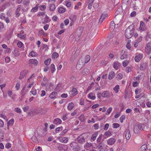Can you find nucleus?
<instances>
[{"instance_id":"nucleus-28","label":"nucleus","mask_w":151,"mask_h":151,"mask_svg":"<svg viewBox=\"0 0 151 151\" xmlns=\"http://www.w3.org/2000/svg\"><path fill=\"white\" fill-rule=\"evenodd\" d=\"M117 25V27H118V24H115L114 21H112L111 22V27H112V28H113V27L115 28V27L116 25Z\"/></svg>"},{"instance_id":"nucleus-49","label":"nucleus","mask_w":151,"mask_h":151,"mask_svg":"<svg viewBox=\"0 0 151 151\" xmlns=\"http://www.w3.org/2000/svg\"><path fill=\"white\" fill-rule=\"evenodd\" d=\"M30 92L33 95H35L37 94V90L36 89L34 90L31 91Z\"/></svg>"},{"instance_id":"nucleus-6","label":"nucleus","mask_w":151,"mask_h":151,"mask_svg":"<svg viewBox=\"0 0 151 151\" xmlns=\"http://www.w3.org/2000/svg\"><path fill=\"white\" fill-rule=\"evenodd\" d=\"M27 72L28 71L26 70L21 71L20 73V76L19 77V79L21 80L22 79L26 76Z\"/></svg>"},{"instance_id":"nucleus-61","label":"nucleus","mask_w":151,"mask_h":151,"mask_svg":"<svg viewBox=\"0 0 151 151\" xmlns=\"http://www.w3.org/2000/svg\"><path fill=\"white\" fill-rule=\"evenodd\" d=\"M136 15V12L135 11H133L130 14V16L131 17H133L135 16Z\"/></svg>"},{"instance_id":"nucleus-40","label":"nucleus","mask_w":151,"mask_h":151,"mask_svg":"<svg viewBox=\"0 0 151 151\" xmlns=\"http://www.w3.org/2000/svg\"><path fill=\"white\" fill-rule=\"evenodd\" d=\"M104 134L107 137H109L112 135L111 132L109 131L106 132Z\"/></svg>"},{"instance_id":"nucleus-20","label":"nucleus","mask_w":151,"mask_h":151,"mask_svg":"<svg viewBox=\"0 0 151 151\" xmlns=\"http://www.w3.org/2000/svg\"><path fill=\"white\" fill-rule=\"evenodd\" d=\"M94 1V0H89L88 4V9H91V8L92 5Z\"/></svg>"},{"instance_id":"nucleus-33","label":"nucleus","mask_w":151,"mask_h":151,"mask_svg":"<svg viewBox=\"0 0 151 151\" xmlns=\"http://www.w3.org/2000/svg\"><path fill=\"white\" fill-rule=\"evenodd\" d=\"M51 59H48L44 61L45 64L46 65H48L50 63Z\"/></svg>"},{"instance_id":"nucleus-31","label":"nucleus","mask_w":151,"mask_h":151,"mask_svg":"<svg viewBox=\"0 0 151 151\" xmlns=\"http://www.w3.org/2000/svg\"><path fill=\"white\" fill-rule=\"evenodd\" d=\"M50 21L49 17L47 15H46L45 17L44 18V22L45 23H47Z\"/></svg>"},{"instance_id":"nucleus-7","label":"nucleus","mask_w":151,"mask_h":151,"mask_svg":"<svg viewBox=\"0 0 151 151\" xmlns=\"http://www.w3.org/2000/svg\"><path fill=\"white\" fill-rule=\"evenodd\" d=\"M107 14L106 13L102 14L99 19V23L101 24L104 20L106 17L107 16Z\"/></svg>"},{"instance_id":"nucleus-36","label":"nucleus","mask_w":151,"mask_h":151,"mask_svg":"<svg viewBox=\"0 0 151 151\" xmlns=\"http://www.w3.org/2000/svg\"><path fill=\"white\" fill-rule=\"evenodd\" d=\"M58 54L56 52H53L52 55V57H53L54 58H58Z\"/></svg>"},{"instance_id":"nucleus-12","label":"nucleus","mask_w":151,"mask_h":151,"mask_svg":"<svg viewBox=\"0 0 151 151\" xmlns=\"http://www.w3.org/2000/svg\"><path fill=\"white\" fill-rule=\"evenodd\" d=\"M69 19L72 21L71 24H73L74 22L76 20V16L75 15H71L70 16Z\"/></svg>"},{"instance_id":"nucleus-45","label":"nucleus","mask_w":151,"mask_h":151,"mask_svg":"<svg viewBox=\"0 0 151 151\" xmlns=\"http://www.w3.org/2000/svg\"><path fill=\"white\" fill-rule=\"evenodd\" d=\"M125 116L124 115H122L120 118V120L121 123H123V120L125 119Z\"/></svg>"},{"instance_id":"nucleus-41","label":"nucleus","mask_w":151,"mask_h":151,"mask_svg":"<svg viewBox=\"0 0 151 151\" xmlns=\"http://www.w3.org/2000/svg\"><path fill=\"white\" fill-rule=\"evenodd\" d=\"M62 130V127H57L55 129V132L56 133H57L58 132H59L60 131H61Z\"/></svg>"},{"instance_id":"nucleus-44","label":"nucleus","mask_w":151,"mask_h":151,"mask_svg":"<svg viewBox=\"0 0 151 151\" xmlns=\"http://www.w3.org/2000/svg\"><path fill=\"white\" fill-rule=\"evenodd\" d=\"M40 10H45L46 9V6L45 5H42L40 7Z\"/></svg>"},{"instance_id":"nucleus-32","label":"nucleus","mask_w":151,"mask_h":151,"mask_svg":"<svg viewBox=\"0 0 151 151\" xmlns=\"http://www.w3.org/2000/svg\"><path fill=\"white\" fill-rule=\"evenodd\" d=\"M88 96L89 98L93 100L94 99L96 98V96H92V93H91L88 95Z\"/></svg>"},{"instance_id":"nucleus-14","label":"nucleus","mask_w":151,"mask_h":151,"mask_svg":"<svg viewBox=\"0 0 151 151\" xmlns=\"http://www.w3.org/2000/svg\"><path fill=\"white\" fill-rule=\"evenodd\" d=\"M115 76V73L113 71L110 72L108 78L109 80L112 79Z\"/></svg>"},{"instance_id":"nucleus-47","label":"nucleus","mask_w":151,"mask_h":151,"mask_svg":"<svg viewBox=\"0 0 151 151\" xmlns=\"http://www.w3.org/2000/svg\"><path fill=\"white\" fill-rule=\"evenodd\" d=\"M20 87V84L19 83H16L15 87L16 88V89L17 90H18Z\"/></svg>"},{"instance_id":"nucleus-29","label":"nucleus","mask_w":151,"mask_h":151,"mask_svg":"<svg viewBox=\"0 0 151 151\" xmlns=\"http://www.w3.org/2000/svg\"><path fill=\"white\" fill-rule=\"evenodd\" d=\"M90 57L89 55H87L86 56L85 62V63H87L90 60Z\"/></svg>"},{"instance_id":"nucleus-23","label":"nucleus","mask_w":151,"mask_h":151,"mask_svg":"<svg viewBox=\"0 0 151 151\" xmlns=\"http://www.w3.org/2000/svg\"><path fill=\"white\" fill-rule=\"evenodd\" d=\"M55 9V5L53 4H51L49 6V9L51 11H54Z\"/></svg>"},{"instance_id":"nucleus-8","label":"nucleus","mask_w":151,"mask_h":151,"mask_svg":"<svg viewBox=\"0 0 151 151\" xmlns=\"http://www.w3.org/2000/svg\"><path fill=\"white\" fill-rule=\"evenodd\" d=\"M83 62L80 60L78 61L76 65V68L78 70H80L82 67L83 64Z\"/></svg>"},{"instance_id":"nucleus-11","label":"nucleus","mask_w":151,"mask_h":151,"mask_svg":"<svg viewBox=\"0 0 151 151\" xmlns=\"http://www.w3.org/2000/svg\"><path fill=\"white\" fill-rule=\"evenodd\" d=\"M142 56L143 55L142 54H139L136 56L134 58L135 61L136 62H139L142 59Z\"/></svg>"},{"instance_id":"nucleus-54","label":"nucleus","mask_w":151,"mask_h":151,"mask_svg":"<svg viewBox=\"0 0 151 151\" xmlns=\"http://www.w3.org/2000/svg\"><path fill=\"white\" fill-rule=\"evenodd\" d=\"M4 125V122L1 119H0V127H3Z\"/></svg>"},{"instance_id":"nucleus-5","label":"nucleus","mask_w":151,"mask_h":151,"mask_svg":"<svg viewBox=\"0 0 151 151\" xmlns=\"http://www.w3.org/2000/svg\"><path fill=\"white\" fill-rule=\"evenodd\" d=\"M116 141L115 138H111L107 140V143L109 145H112Z\"/></svg>"},{"instance_id":"nucleus-63","label":"nucleus","mask_w":151,"mask_h":151,"mask_svg":"<svg viewBox=\"0 0 151 151\" xmlns=\"http://www.w3.org/2000/svg\"><path fill=\"white\" fill-rule=\"evenodd\" d=\"M65 24V25H67L69 23V20L68 19H66L64 21Z\"/></svg>"},{"instance_id":"nucleus-38","label":"nucleus","mask_w":151,"mask_h":151,"mask_svg":"<svg viewBox=\"0 0 151 151\" xmlns=\"http://www.w3.org/2000/svg\"><path fill=\"white\" fill-rule=\"evenodd\" d=\"M29 55L32 57H34L36 55L37 53L33 51H32L29 53Z\"/></svg>"},{"instance_id":"nucleus-1","label":"nucleus","mask_w":151,"mask_h":151,"mask_svg":"<svg viewBox=\"0 0 151 151\" xmlns=\"http://www.w3.org/2000/svg\"><path fill=\"white\" fill-rule=\"evenodd\" d=\"M134 27V25L132 24L129 26L126 29L125 32V35L127 38H130L133 35L135 30Z\"/></svg>"},{"instance_id":"nucleus-57","label":"nucleus","mask_w":151,"mask_h":151,"mask_svg":"<svg viewBox=\"0 0 151 151\" xmlns=\"http://www.w3.org/2000/svg\"><path fill=\"white\" fill-rule=\"evenodd\" d=\"M113 67L116 70H117L118 69V66H117V64L116 63H114Z\"/></svg>"},{"instance_id":"nucleus-25","label":"nucleus","mask_w":151,"mask_h":151,"mask_svg":"<svg viewBox=\"0 0 151 151\" xmlns=\"http://www.w3.org/2000/svg\"><path fill=\"white\" fill-rule=\"evenodd\" d=\"M14 119H10L7 123V126H12L14 123Z\"/></svg>"},{"instance_id":"nucleus-64","label":"nucleus","mask_w":151,"mask_h":151,"mask_svg":"<svg viewBox=\"0 0 151 151\" xmlns=\"http://www.w3.org/2000/svg\"><path fill=\"white\" fill-rule=\"evenodd\" d=\"M11 147V144L9 143H8L6 144L5 146V147L6 148H9Z\"/></svg>"},{"instance_id":"nucleus-2","label":"nucleus","mask_w":151,"mask_h":151,"mask_svg":"<svg viewBox=\"0 0 151 151\" xmlns=\"http://www.w3.org/2000/svg\"><path fill=\"white\" fill-rule=\"evenodd\" d=\"M143 130L142 125L141 124H136L134 128V132L136 134H138L140 130Z\"/></svg>"},{"instance_id":"nucleus-51","label":"nucleus","mask_w":151,"mask_h":151,"mask_svg":"<svg viewBox=\"0 0 151 151\" xmlns=\"http://www.w3.org/2000/svg\"><path fill=\"white\" fill-rule=\"evenodd\" d=\"M113 125L114 128H116L119 127V124L118 123H114Z\"/></svg>"},{"instance_id":"nucleus-27","label":"nucleus","mask_w":151,"mask_h":151,"mask_svg":"<svg viewBox=\"0 0 151 151\" xmlns=\"http://www.w3.org/2000/svg\"><path fill=\"white\" fill-rule=\"evenodd\" d=\"M89 70L88 69L86 68L84 69L82 71V73L83 75H86L88 73Z\"/></svg>"},{"instance_id":"nucleus-48","label":"nucleus","mask_w":151,"mask_h":151,"mask_svg":"<svg viewBox=\"0 0 151 151\" xmlns=\"http://www.w3.org/2000/svg\"><path fill=\"white\" fill-rule=\"evenodd\" d=\"M102 135H100L99 136L98 138L97 139V142H100L101 141L102 138Z\"/></svg>"},{"instance_id":"nucleus-56","label":"nucleus","mask_w":151,"mask_h":151,"mask_svg":"<svg viewBox=\"0 0 151 151\" xmlns=\"http://www.w3.org/2000/svg\"><path fill=\"white\" fill-rule=\"evenodd\" d=\"M122 75L121 73L118 74L117 75L118 78L120 80L122 78Z\"/></svg>"},{"instance_id":"nucleus-55","label":"nucleus","mask_w":151,"mask_h":151,"mask_svg":"<svg viewBox=\"0 0 151 151\" xmlns=\"http://www.w3.org/2000/svg\"><path fill=\"white\" fill-rule=\"evenodd\" d=\"M132 84L133 86L134 87H135L137 86V85L138 84V83L137 81L133 82Z\"/></svg>"},{"instance_id":"nucleus-30","label":"nucleus","mask_w":151,"mask_h":151,"mask_svg":"<svg viewBox=\"0 0 151 151\" xmlns=\"http://www.w3.org/2000/svg\"><path fill=\"white\" fill-rule=\"evenodd\" d=\"M108 92L107 91L103 92L101 95L103 97H107Z\"/></svg>"},{"instance_id":"nucleus-62","label":"nucleus","mask_w":151,"mask_h":151,"mask_svg":"<svg viewBox=\"0 0 151 151\" xmlns=\"http://www.w3.org/2000/svg\"><path fill=\"white\" fill-rule=\"evenodd\" d=\"M61 97L63 98H66L68 97L67 94L63 93L61 95Z\"/></svg>"},{"instance_id":"nucleus-19","label":"nucleus","mask_w":151,"mask_h":151,"mask_svg":"<svg viewBox=\"0 0 151 151\" xmlns=\"http://www.w3.org/2000/svg\"><path fill=\"white\" fill-rule=\"evenodd\" d=\"M30 64H33L35 65H36L37 64V61L36 60L31 59L29 60Z\"/></svg>"},{"instance_id":"nucleus-9","label":"nucleus","mask_w":151,"mask_h":151,"mask_svg":"<svg viewBox=\"0 0 151 151\" xmlns=\"http://www.w3.org/2000/svg\"><path fill=\"white\" fill-rule=\"evenodd\" d=\"M125 132L126 139L127 140H129L131 137L129 131L128 129H126L125 131Z\"/></svg>"},{"instance_id":"nucleus-39","label":"nucleus","mask_w":151,"mask_h":151,"mask_svg":"<svg viewBox=\"0 0 151 151\" xmlns=\"http://www.w3.org/2000/svg\"><path fill=\"white\" fill-rule=\"evenodd\" d=\"M79 119L81 121H83L85 119L84 115L82 114L79 117Z\"/></svg>"},{"instance_id":"nucleus-50","label":"nucleus","mask_w":151,"mask_h":151,"mask_svg":"<svg viewBox=\"0 0 151 151\" xmlns=\"http://www.w3.org/2000/svg\"><path fill=\"white\" fill-rule=\"evenodd\" d=\"M23 45V43L21 42H18L17 44L18 46L19 47H22Z\"/></svg>"},{"instance_id":"nucleus-21","label":"nucleus","mask_w":151,"mask_h":151,"mask_svg":"<svg viewBox=\"0 0 151 151\" xmlns=\"http://www.w3.org/2000/svg\"><path fill=\"white\" fill-rule=\"evenodd\" d=\"M57 93L55 92H53L51 93L49 96V97L51 99H53L57 96Z\"/></svg>"},{"instance_id":"nucleus-4","label":"nucleus","mask_w":151,"mask_h":151,"mask_svg":"<svg viewBox=\"0 0 151 151\" xmlns=\"http://www.w3.org/2000/svg\"><path fill=\"white\" fill-rule=\"evenodd\" d=\"M58 139L60 142L63 143H67L68 140V138L65 137H59Z\"/></svg>"},{"instance_id":"nucleus-15","label":"nucleus","mask_w":151,"mask_h":151,"mask_svg":"<svg viewBox=\"0 0 151 151\" xmlns=\"http://www.w3.org/2000/svg\"><path fill=\"white\" fill-rule=\"evenodd\" d=\"M139 29L142 31L145 30V27L144 23L142 21H141L140 22Z\"/></svg>"},{"instance_id":"nucleus-34","label":"nucleus","mask_w":151,"mask_h":151,"mask_svg":"<svg viewBox=\"0 0 151 151\" xmlns=\"http://www.w3.org/2000/svg\"><path fill=\"white\" fill-rule=\"evenodd\" d=\"M128 57V55L127 54L124 53V54H123L120 57V58L121 59H124V58H127Z\"/></svg>"},{"instance_id":"nucleus-16","label":"nucleus","mask_w":151,"mask_h":151,"mask_svg":"<svg viewBox=\"0 0 151 151\" xmlns=\"http://www.w3.org/2000/svg\"><path fill=\"white\" fill-rule=\"evenodd\" d=\"M74 107V105L73 103L71 102L69 103L68 106V110L70 111Z\"/></svg>"},{"instance_id":"nucleus-52","label":"nucleus","mask_w":151,"mask_h":151,"mask_svg":"<svg viewBox=\"0 0 151 151\" xmlns=\"http://www.w3.org/2000/svg\"><path fill=\"white\" fill-rule=\"evenodd\" d=\"M67 129H65L61 132V134L63 135H64L68 131Z\"/></svg>"},{"instance_id":"nucleus-18","label":"nucleus","mask_w":151,"mask_h":151,"mask_svg":"<svg viewBox=\"0 0 151 151\" xmlns=\"http://www.w3.org/2000/svg\"><path fill=\"white\" fill-rule=\"evenodd\" d=\"M98 133L97 132H96L95 133L93 134L91 137V139L93 141L95 140L96 139V137L98 136Z\"/></svg>"},{"instance_id":"nucleus-46","label":"nucleus","mask_w":151,"mask_h":151,"mask_svg":"<svg viewBox=\"0 0 151 151\" xmlns=\"http://www.w3.org/2000/svg\"><path fill=\"white\" fill-rule=\"evenodd\" d=\"M14 110L18 113H21V110L20 109L18 108H16Z\"/></svg>"},{"instance_id":"nucleus-43","label":"nucleus","mask_w":151,"mask_h":151,"mask_svg":"<svg viewBox=\"0 0 151 151\" xmlns=\"http://www.w3.org/2000/svg\"><path fill=\"white\" fill-rule=\"evenodd\" d=\"M23 109L24 111L27 112L29 109V107L28 106H26L24 107Z\"/></svg>"},{"instance_id":"nucleus-24","label":"nucleus","mask_w":151,"mask_h":151,"mask_svg":"<svg viewBox=\"0 0 151 151\" xmlns=\"http://www.w3.org/2000/svg\"><path fill=\"white\" fill-rule=\"evenodd\" d=\"M147 148V146L146 145H142L140 148V150L141 151H145Z\"/></svg>"},{"instance_id":"nucleus-35","label":"nucleus","mask_w":151,"mask_h":151,"mask_svg":"<svg viewBox=\"0 0 151 151\" xmlns=\"http://www.w3.org/2000/svg\"><path fill=\"white\" fill-rule=\"evenodd\" d=\"M119 85H116L114 88V90L115 91L116 93H117L119 91Z\"/></svg>"},{"instance_id":"nucleus-17","label":"nucleus","mask_w":151,"mask_h":151,"mask_svg":"<svg viewBox=\"0 0 151 151\" xmlns=\"http://www.w3.org/2000/svg\"><path fill=\"white\" fill-rule=\"evenodd\" d=\"M62 122L61 120L59 118H57L54 119L53 123L55 124H57L58 123L60 124Z\"/></svg>"},{"instance_id":"nucleus-58","label":"nucleus","mask_w":151,"mask_h":151,"mask_svg":"<svg viewBox=\"0 0 151 151\" xmlns=\"http://www.w3.org/2000/svg\"><path fill=\"white\" fill-rule=\"evenodd\" d=\"M126 47L128 49H129L131 47V46L130 44V43L129 42H128L126 45Z\"/></svg>"},{"instance_id":"nucleus-26","label":"nucleus","mask_w":151,"mask_h":151,"mask_svg":"<svg viewBox=\"0 0 151 151\" xmlns=\"http://www.w3.org/2000/svg\"><path fill=\"white\" fill-rule=\"evenodd\" d=\"M50 69L52 73L55 71V66L54 64H52L51 65Z\"/></svg>"},{"instance_id":"nucleus-42","label":"nucleus","mask_w":151,"mask_h":151,"mask_svg":"<svg viewBox=\"0 0 151 151\" xmlns=\"http://www.w3.org/2000/svg\"><path fill=\"white\" fill-rule=\"evenodd\" d=\"M109 124L106 123V124H105L104 125V128H103L104 129V130H107L109 128Z\"/></svg>"},{"instance_id":"nucleus-10","label":"nucleus","mask_w":151,"mask_h":151,"mask_svg":"<svg viewBox=\"0 0 151 151\" xmlns=\"http://www.w3.org/2000/svg\"><path fill=\"white\" fill-rule=\"evenodd\" d=\"M71 92L72 93V94H70V97H72L77 95L78 93V92L76 88H73L72 89Z\"/></svg>"},{"instance_id":"nucleus-3","label":"nucleus","mask_w":151,"mask_h":151,"mask_svg":"<svg viewBox=\"0 0 151 151\" xmlns=\"http://www.w3.org/2000/svg\"><path fill=\"white\" fill-rule=\"evenodd\" d=\"M145 51L147 54L150 53L151 52V43H148L146 44Z\"/></svg>"},{"instance_id":"nucleus-22","label":"nucleus","mask_w":151,"mask_h":151,"mask_svg":"<svg viewBox=\"0 0 151 151\" xmlns=\"http://www.w3.org/2000/svg\"><path fill=\"white\" fill-rule=\"evenodd\" d=\"M65 11V9L63 7H60L58 9V12L60 13H63Z\"/></svg>"},{"instance_id":"nucleus-37","label":"nucleus","mask_w":151,"mask_h":151,"mask_svg":"<svg viewBox=\"0 0 151 151\" xmlns=\"http://www.w3.org/2000/svg\"><path fill=\"white\" fill-rule=\"evenodd\" d=\"M38 5L37 4L36 5L35 7L33 8L31 10V11L33 12H36L37 10V9H38Z\"/></svg>"},{"instance_id":"nucleus-13","label":"nucleus","mask_w":151,"mask_h":151,"mask_svg":"<svg viewBox=\"0 0 151 151\" xmlns=\"http://www.w3.org/2000/svg\"><path fill=\"white\" fill-rule=\"evenodd\" d=\"M78 142L80 143L83 144L85 142V139L84 137H78Z\"/></svg>"},{"instance_id":"nucleus-53","label":"nucleus","mask_w":151,"mask_h":151,"mask_svg":"<svg viewBox=\"0 0 151 151\" xmlns=\"http://www.w3.org/2000/svg\"><path fill=\"white\" fill-rule=\"evenodd\" d=\"M128 63V61H124L123 63V66L124 67H125L127 65Z\"/></svg>"},{"instance_id":"nucleus-60","label":"nucleus","mask_w":151,"mask_h":151,"mask_svg":"<svg viewBox=\"0 0 151 151\" xmlns=\"http://www.w3.org/2000/svg\"><path fill=\"white\" fill-rule=\"evenodd\" d=\"M99 106V105L98 104H96L93 105L92 106V108L93 109H94L97 107H98Z\"/></svg>"},{"instance_id":"nucleus-59","label":"nucleus","mask_w":151,"mask_h":151,"mask_svg":"<svg viewBox=\"0 0 151 151\" xmlns=\"http://www.w3.org/2000/svg\"><path fill=\"white\" fill-rule=\"evenodd\" d=\"M5 60L6 62V63H8L10 61V59L9 58L7 57L5 58Z\"/></svg>"}]
</instances>
